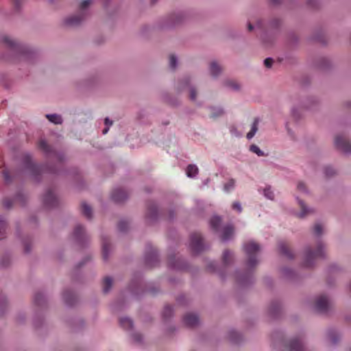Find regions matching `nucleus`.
Returning <instances> with one entry per match:
<instances>
[{"mask_svg":"<svg viewBox=\"0 0 351 351\" xmlns=\"http://www.w3.org/2000/svg\"><path fill=\"white\" fill-rule=\"evenodd\" d=\"M7 225L5 221L0 220V239H2L5 233V229H6Z\"/></svg>","mask_w":351,"mask_h":351,"instance_id":"obj_35","label":"nucleus"},{"mask_svg":"<svg viewBox=\"0 0 351 351\" xmlns=\"http://www.w3.org/2000/svg\"><path fill=\"white\" fill-rule=\"evenodd\" d=\"M243 248L247 255V265L252 269L258 262L257 254L261 249L260 245L254 241H249L244 244Z\"/></svg>","mask_w":351,"mask_h":351,"instance_id":"obj_2","label":"nucleus"},{"mask_svg":"<svg viewBox=\"0 0 351 351\" xmlns=\"http://www.w3.org/2000/svg\"><path fill=\"white\" fill-rule=\"evenodd\" d=\"M74 238L79 242H81L85 238V232L84 228L81 226H77L73 232Z\"/></svg>","mask_w":351,"mask_h":351,"instance_id":"obj_18","label":"nucleus"},{"mask_svg":"<svg viewBox=\"0 0 351 351\" xmlns=\"http://www.w3.org/2000/svg\"><path fill=\"white\" fill-rule=\"evenodd\" d=\"M81 209L83 215L88 219L92 217V208L85 202L81 204Z\"/></svg>","mask_w":351,"mask_h":351,"instance_id":"obj_24","label":"nucleus"},{"mask_svg":"<svg viewBox=\"0 0 351 351\" xmlns=\"http://www.w3.org/2000/svg\"><path fill=\"white\" fill-rule=\"evenodd\" d=\"M38 147L47 155H50L53 152V149L49 145L45 140H40L38 143Z\"/></svg>","mask_w":351,"mask_h":351,"instance_id":"obj_20","label":"nucleus"},{"mask_svg":"<svg viewBox=\"0 0 351 351\" xmlns=\"http://www.w3.org/2000/svg\"><path fill=\"white\" fill-rule=\"evenodd\" d=\"M14 1H15V2H14V3H15V6H16V8L19 7V5H20V3H21V0H14Z\"/></svg>","mask_w":351,"mask_h":351,"instance_id":"obj_57","label":"nucleus"},{"mask_svg":"<svg viewBox=\"0 0 351 351\" xmlns=\"http://www.w3.org/2000/svg\"><path fill=\"white\" fill-rule=\"evenodd\" d=\"M232 209L236 210L239 213H241L242 211V207L241 206V204L238 202H235L232 204Z\"/></svg>","mask_w":351,"mask_h":351,"instance_id":"obj_44","label":"nucleus"},{"mask_svg":"<svg viewBox=\"0 0 351 351\" xmlns=\"http://www.w3.org/2000/svg\"><path fill=\"white\" fill-rule=\"evenodd\" d=\"M270 311L272 314H275L276 313L280 311V306H278V304L273 305Z\"/></svg>","mask_w":351,"mask_h":351,"instance_id":"obj_49","label":"nucleus"},{"mask_svg":"<svg viewBox=\"0 0 351 351\" xmlns=\"http://www.w3.org/2000/svg\"><path fill=\"white\" fill-rule=\"evenodd\" d=\"M158 215L157 206L154 203L150 204L147 207V217L150 219H154Z\"/></svg>","mask_w":351,"mask_h":351,"instance_id":"obj_19","label":"nucleus"},{"mask_svg":"<svg viewBox=\"0 0 351 351\" xmlns=\"http://www.w3.org/2000/svg\"><path fill=\"white\" fill-rule=\"evenodd\" d=\"M250 150L253 153H255L258 156H265L264 152L256 145H252L250 147Z\"/></svg>","mask_w":351,"mask_h":351,"instance_id":"obj_33","label":"nucleus"},{"mask_svg":"<svg viewBox=\"0 0 351 351\" xmlns=\"http://www.w3.org/2000/svg\"><path fill=\"white\" fill-rule=\"evenodd\" d=\"M45 301V298L43 294L38 293L35 295L34 302L37 305H41Z\"/></svg>","mask_w":351,"mask_h":351,"instance_id":"obj_38","label":"nucleus"},{"mask_svg":"<svg viewBox=\"0 0 351 351\" xmlns=\"http://www.w3.org/2000/svg\"><path fill=\"white\" fill-rule=\"evenodd\" d=\"M105 124L106 125H111L112 124V121H110L108 118L105 119Z\"/></svg>","mask_w":351,"mask_h":351,"instance_id":"obj_55","label":"nucleus"},{"mask_svg":"<svg viewBox=\"0 0 351 351\" xmlns=\"http://www.w3.org/2000/svg\"><path fill=\"white\" fill-rule=\"evenodd\" d=\"M298 204L301 208V212L298 215L300 218H303L312 212L311 209L308 208L302 200H298Z\"/></svg>","mask_w":351,"mask_h":351,"instance_id":"obj_21","label":"nucleus"},{"mask_svg":"<svg viewBox=\"0 0 351 351\" xmlns=\"http://www.w3.org/2000/svg\"><path fill=\"white\" fill-rule=\"evenodd\" d=\"M134 338L136 341H141V335L140 334H135L134 335Z\"/></svg>","mask_w":351,"mask_h":351,"instance_id":"obj_52","label":"nucleus"},{"mask_svg":"<svg viewBox=\"0 0 351 351\" xmlns=\"http://www.w3.org/2000/svg\"><path fill=\"white\" fill-rule=\"evenodd\" d=\"M235 184V180L234 179L229 180L225 184H224V190L226 192H229L230 190H232Z\"/></svg>","mask_w":351,"mask_h":351,"instance_id":"obj_34","label":"nucleus"},{"mask_svg":"<svg viewBox=\"0 0 351 351\" xmlns=\"http://www.w3.org/2000/svg\"><path fill=\"white\" fill-rule=\"evenodd\" d=\"M282 274L284 277L287 279L294 278L295 276V273L292 270L287 268L282 269Z\"/></svg>","mask_w":351,"mask_h":351,"instance_id":"obj_32","label":"nucleus"},{"mask_svg":"<svg viewBox=\"0 0 351 351\" xmlns=\"http://www.w3.org/2000/svg\"><path fill=\"white\" fill-rule=\"evenodd\" d=\"M286 346L289 349V351H300L303 348V343L301 339L293 338L289 341Z\"/></svg>","mask_w":351,"mask_h":351,"instance_id":"obj_12","label":"nucleus"},{"mask_svg":"<svg viewBox=\"0 0 351 351\" xmlns=\"http://www.w3.org/2000/svg\"><path fill=\"white\" fill-rule=\"evenodd\" d=\"M24 250L26 252H28L30 250L28 244L26 242H24Z\"/></svg>","mask_w":351,"mask_h":351,"instance_id":"obj_54","label":"nucleus"},{"mask_svg":"<svg viewBox=\"0 0 351 351\" xmlns=\"http://www.w3.org/2000/svg\"><path fill=\"white\" fill-rule=\"evenodd\" d=\"M110 288H111V287H105V288L104 289V293H107L109 291Z\"/></svg>","mask_w":351,"mask_h":351,"instance_id":"obj_58","label":"nucleus"},{"mask_svg":"<svg viewBox=\"0 0 351 351\" xmlns=\"http://www.w3.org/2000/svg\"><path fill=\"white\" fill-rule=\"evenodd\" d=\"M128 196L126 191L123 189H116L112 193L111 197L115 202H121L124 201Z\"/></svg>","mask_w":351,"mask_h":351,"instance_id":"obj_11","label":"nucleus"},{"mask_svg":"<svg viewBox=\"0 0 351 351\" xmlns=\"http://www.w3.org/2000/svg\"><path fill=\"white\" fill-rule=\"evenodd\" d=\"M173 315V308L170 305H166L164 307L162 315L165 318L167 319Z\"/></svg>","mask_w":351,"mask_h":351,"instance_id":"obj_31","label":"nucleus"},{"mask_svg":"<svg viewBox=\"0 0 351 351\" xmlns=\"http://www.w3.org/2000/svg\"><path fill=\"white\" fill-rule=\"evenodd\" d=\"M230 334H231L232 335H237L236 332H230ZM231 339H232V340L233 341H235V342L237 341V339H236V338H234V337L232 336V337H231Z\"/></svg>","mask_w":351,"mask_h":351,"instance_id":"obj_56","label":"nucleus"},{"mask_svg":"<svg viewBox=\"0 0 351 351\" xmlns=\"http://www.w3.org/2000/svg\"><path fill=\"white\" fill-rule=\"evenodd\" d=\"M271 1H272L273 3L278 4L280 3V0H271Z\"/></svg>","mask_w":351,"mask_h":351,"instance_id":"obj_61","label":"nucleus"},{"mask_svg":"<svg viewBox=\"0 0 351 351\" xmlns=\"http://www.w3.org/2000/svg\"><path fill=\"white\" fill-rule=\"evenodd\" d=\"M324 173L326 177H330L335 174V170L331 167H326L324 169Z\"/></svg>","mask_w":351,"mask_h":351,"instance_id":"obj_39","label":"nucleus"},{"mask_svg":"<svg viewBox=\"0 0 351 351\" xmlns=\"http://www.w3.org/2000/svg\"><path fill=\"white\" fill-rule=\"evenodd\" d=\"M73 298V296L72 295H71V294H66L64 295L65 302L68 304L72 305L73 304V302H72Z\"/></svg>","mask_w":351,"mask_h":351,"instance_id":"obj_46","label":"nucleus"},{"mask_svg":"<svg viewBox=\"0 0 351 351\" xmlns=\"http://www.w3.org/2000/svg\"><path fill=\"white\" fill-rule=\"evenodd\" d=\"M91 0H84L80 4V11L76 14L65 19V24L68 26L75 27L81 23L85 19L86 13L84 10L91 3Z\"/></svg>","mask_w":351,"mask_h":351,"instance_id":"obj_3","label":"nucleus"},{"mask_svg":"<svg viewBox=\"0 0 351 351\" xmlns=\"http://www.w3.org/2000/svg\"><path fill=\"white\" fill-rule=\"evenodd\" d=\"M210 71L213 76L216 77L221 71V68L217 62H213L210 65Z\"/></svg>","mask_w":351,"mask_h":351,"instance_id":"obj_23","label":"nucleus"},{"mask_svg":"<svg viewBox=\"0 0 351 351\" xmlns=\"http://www.w3.org/2000/svg\"><path fill=\"white\" fill-rule=\"evenodd\" d=\"M186 172L188 177L193 178L197 174L198 168L195 165H189L186 168Z\"/></svg>","mask_w":351,"mask_h":351,"instance_id":"obj_28","label":"nucleus"},{"mask_svg":"<svg viewBox=\"0 0 351 351\" xmlns=\"http://www.w3.org/2000/svg\"><path fill=\"white\" fill-rule=\"evenodd\" d=\"M332 307V304L326 295H320L317 296L315 302V310L321 313H326Z\"/></svg>","mask_w":351,"mask_h":351,"instance_id":"obj_4","label":"nucleus"},{"mask_svg":"<svg viewBox=\"0 0 351 351\" xmlns=\"http://www.w3.org/2000/svg\"><path fill=\"white\" fill-rule=\"evenodd\" d=\"M258 123H259V119L258 118H256L254 120V122L252 125L250 131L247 134L246 136L248 139H251L252 138H253L255 134L256 133V132L258 130Z\"/></svg>","mask_w":351,"mask_h":351,"instance_id":"obj_22","label":"nucleus"},{"mask_svg":"<svg viewBox=\"0 0 351 351\" xmlns=\"http://www.w3.org/2000/svg\"><path fill=\"white\" fill-rule=\"evenodd\" d=\"M1 263L3 267H7L10 263V258L9 257H3L1 259Z\"/></svg>","mask_w":351,"mask_h":351,"instance_id":"obj_48","label":"nucleus"},{"mask_svg":"<svg viewBox=\"0 0 351 351\" xmlns=\"http://www.w3.org/2000/svg\"><path fill=\"white\" fill-rule=\"evenodd\" d=\"M168 265L169 267L176 270H184L186 268V263L177 255H173L169 257Z\"/></svg>","mask_w":351,"mask_h":351,"instance_id":"obj_8","label":"nucleus"},{"mask_svg":"<svg viewBox=\"0 0 351 351\" xmlns=\"http://www.w3.org/2000/svg\"><path fill=\"white\" fill-rule=\"evenodd\" d=\"M315 234L319 236L322 233V226L319 223H316L314 226Z\"/></svg>","mask_w":351,"mask_h":351,"instance_id":"obj_41","label":"nucleus"},{"mask_svg":"<svg viewBox=\"0 0 351 351\" xmlns=\"http://www.w3.org/2000/svg\"><path fill=\"white\" fill-rule=\"evenodd\" d=\"M324 245L321 241H318L315 250L311 247L306 248L303 265L306 267H311L315 265L317 260L324 257Z\"/></svg>","mask_w":351,"mask_h":351,"instance_id":"obj_1","label":"nucleus"},{"mask_svg":"<svg viewBox=\"0 0 351 351\" xmlns=\"http://www.w3.org/2000/svg\"><path fill=\"white\" fill-rule=\"evenodd\" d=\"M184 324L189 327H193L198 324L199 319L197 316L193 313H188L183 318Z\"/></svg>","mask_w":351,"mask_h":351,"instance_id":"obj_14","label":"nucleus"},{"mask_svg":"<svg viewBox=\"0 0 351 351\" xmlns=\"http://www.w3.org/2000/svg\"><path fill=\"white\" fill-rule=\"evenodd\" d=\"M213 112H211L210 117L212 118H217L223 114V110L219 108H213Z\"/></svg>","mask_w":351,"mask_h":351,"instance_id":"obj_36","label":"nucleus"},{"mask_svg":"<svg viewBox=\"0 0 351 351\" xmlns=\"http://www.w3.org/2000/svg\"><path fill=\"white\" fill-rule=\"evenodd\" d=\"M121 326L125 330L130 329L132 327V322L128 317H121L119 319Z\"/></svg>","mask_w":351,"mask_h":351,"instance_id":"obj_25","label":"nucleus"},{"mask_svg":"<svg viewBox=\"0 0 351 351\" xmlns=\"http://www.w3.org/2000/svg\"><path fill=\"white\" fill-rule=\"evenodd\" d=\"M190 247L195 254L201 252L204 249L203 239L199 233L194 232L191 235Z\"/></svg>","mask_w":351,"mask_h":351,"instance_id":"obj_5","label":"nucleus"},{"mask_svg":"<svg viewBox=\"0 0 351 351\" xmlns=\"http://www.w3.org/2000/svg\"><path fill=\"white\" fill-rule=\"evenodd\" d=\"M297 189L300 192L306 193V188L303 182H299L298 184Z\"/></svg>","mask_w":351,"mask_h":351,"instance_id":"obj_45","label":"nucleus"},{"mask_svg":"<svg viewBox=\"0 0 351 351\" xmlns=\"http://www.w3.org/2000/svg\"><path fill=\"white\" fill-rule=\"evenodd\" d=\"M332 342H333V343H335V342H336V340H335V339H333V340H332Z\"/></svg>","mask_w":351,"mask_h":351,"instance_id":"obj_63","label":"nucleus"},{"mask_svg":"<svg viewBox=\"0 0 351 351\" xmlns=\"http://www.w3.org/2000/svg\"><path fill=\"white\" fill-rule=\"evenodd\" d=\"M222 260L225 265L230 264L233 260V254L231 252L226 250L223 252Z\"/></svg>","mask_w":351,"mask_h":351,"instance_id":"obj_29","label":"nucleus"},{"mask_svg":"<svg viewBox=\"0 0 351 351\" xmlns=\"http://www.w3.org/2000/svg\"><path fill=\"white\" fill-rule=\"evenodd\" d=\"M145 262L149 267H154L157 265L158 262L156 250L151 245H149L145 252Z\"/></svg>","mask_w":351,"mask_h":351,"instance_id":"obj_7","label":"nucleus"},{"mask_svg":"<svg viewBox=\"0 0 351 351\" xmlns=\"http://www.w3.org/2000/svg\"><path fill=\"white\" fill-rule=\"evenodd\" d=\"M46 117L49 119V121L54 123L56 124H59L62 123V117L58 114H47Z\"/></svg>","mask_w":351,"mask_h":351,"instance_id":"obj_30","label":"nucleus"},{"mask_svg":"<svg viewBox=\"0 0 351 351\" xmlns=\"http://www.w3.org/2000/svg\"><path fill=\"white\" fill-rule=\"evenodd\" d=\"M230 86H232V88H234V89H238L239 88V85L237 83H235V82H231Z\"/></svg>","mask_w":351,"mask_h":351,"instance_id":"obj_53","label":"nucleus"},{"mask_svg":"<svg viewBox=\"0 0 351 351\" xmlns=\"http://www.w3.org/2000/svg\"><path fill=\"white\" fill-rule=\"evenodd\" d=\"M264 195L269 199H273L274 197V193L270 190V189H265L264 191Z\"/></svg>","mask_w":351,"mask_h":351,"instance_id":"obj_43","label":"nucleus"},{"mask_svg":"<svg viewBox=\"0 0 351 351\" xmlns=\"http://www.w3.org/2000/svg\"><path fill=\"white\" fill-rule=\"evenodd\" d=\"M110 251V243L106 239L102 241V255L104 260H107L108 258V253Z\"/></svg>","mask_w":351,"mask_h":351,"instance_id":"obj_26","label":"nucleus"},{"mask_svg":"<svg viewBox=\"0 0 351 351\" xmlns=\"http://www.w3.org/2000/svg\"><path fill=\"white\" fill-rule=\"evenodd\" d=\"M221 219L219 217L215 216L210 219V224L211 228L214 230L218 231L219 226L221 224Z\"/></svg>","mask_w":351,"mask_h":351,"instance_id":"obj_27","label":"nucleus"},{"mask_svg":"<svg viewBox=\"0 0 351 351\" xmlns=\"http://www.w3.org/2000/svg\"><path fill=\"white\" fill-rule=\"evenodd\" d=\"M234 234V227L232 225H228L223 228L221 239L223 241L229 240Z\"/></svg>","mask_w":351,"mask_h":351,"instance_id":"obj_16","label":"nucleus"},{"mask_svg":"<svg viewBox=\"0 0 351 351\" xmlns=\"http://www.w3.org/2000/svg\"><path fill=\"white\" fill-rule=\"evenodd\" d=\"M44 204L49 207H53L56 205L57 199L53 192L51 190L48 191L44 196Z\"/></svg>","mask_w":351,"mask_h":351,"instance_id":"obj_13","label":"nucleus"},{"mask_svg":"<svg viewBox=\"0 0 351 351\" xmlns=\"http://www.w3.org/2000/svg\"><path fill=\"white\" fill-rule=\"evenodd\" d=\"M23 165L32 175L36 176L43 171L42 167L38 166L32 161L31 156L25 154L23 157Z\"/></svg>","mask_w":351,"mask_h":351,"instance_id":"obj_6","label":"nucleus"},{"mask_svg":"<svg viewBox=\"0 0 351 351\" xmlns=\"http://www.w3.org/2000/svg\"><path fill=\"white\" fill-rule=\"evenodd\" d=\"M1 42L5 44L6 47H9L10 49L14 51L19 53L23 51V49L21 45H19L18 43L8 36H3L1 38Z\"/></svg>","mask_w":351,"mask_h":351,"instance_id":"obj_10","label":"nucleus"},{"mask_svg":"<svg viewBox=\"0 0 351 351\" xmlns=\"http://www.w3.org/2000/svg\"><path fill=\"white\" fill-rule=\"evenodd\" d=\"M128 223L127 221H121L118 224V228L121 232H124L127 230Z\"/></svg>","mask_w":351,"mask_h":351,"instance_id":"obj_40","label":"nucleus"},{"mask_svg":"<svg viewBox=\"0 0 351 351\" xmlns=\"http://www.w3.org/2000/svg\"><path fill=\"white\" fill-rule=\"evenodd\" d=\"M247 27L249 31H251L253 29V26L250 23H249Z\"/></svg>","mask_w":351,"mask_h":351,"instance_id":"obj_60","label":"nucleus"},{"mask_svg":"<svg viewBox=\"0 0 351 351\" xmlns=\"http://www.w3.org/2000/svg\"><path fill=\"white\" fill-rule=\"evenodd\" d=\"M169 65L172 69H174L176 66V58L174 55L169 56Z\"/></svg>","mask_w":351,"mask_h":351,"instance_id":"obj_42","label":"nucleus"},{"mask_svg":"<svg viewBox=\"0 0 351 351\" xmlns=\"http://www.w3.org/2000/svg\"><path fill=\"white\" fill-rule=\"evenodd\" d=\"M336 147L345 153L351 152V144L343 136L338 135L335 140Z\"/></svg>","mask_w":351,"mask_h":351,"instance_id":"obj_9","label":"nucleus"},{"mask_svg":"<svg viewBox=\"0 0 351 351\" xmlns=\"http://www.w3.org/2000/svg\"><path fill=\"white\" fill-rule=\"evenodd\" d=\"M278 247L280 252L288 258H292L293 257V253L286 242H280L278 244Z\"/></svg>","mask_w":351,"mask_h":351,"instance_id":"obj_15","label":"nucleus"},{"mask_svg":"<svg viewBox=\"0 0 351 351\" xmlns=\"http://www.w3.org/2000/svg\"><path fill=\"white\" fill-rule=\"evenodd\" d=\"M3 159H2V158L0 157V168L3 166Z\"/></svg>","mask_w":351,"mask_h":351,"instance_id":"obj_62","label":"nucleus"},{"mask_svg":"<svg viewBox=\"0 0 351 351\" xmlns=\"http://www.w3.org/2000/svg\"><path fill=\"white\" fill-rule=\"evenodd\" d=\"M115 281L113 278L110 276H106L103 279V285H112Z\"/></svg>","mask_w":351,"mask_h":351,"instance_id":"obj_37","label":"nucleus"},{"mask_svg":"<svg viewBox=\"0 0 351 351\" xmlns=\"http://www.w3.org/2000/svg\"><path fill=\"white\" fill-rule=\"evenodd\" d=\"M273 59L271 58H267L264 61V64L266 67L270 68L273 64Z\"/></svg>","mask_w":351,"mask_h":351,"instance_id":"obj_47","label":"nucleus"},{"mask_svg":"<svg viewBox=\"0 0 351 351\" xmlns=\"http://www.w3.org/2000/svg\"><path fill=\"white\" fill-rule=\"evenodd\" d=\"M23 199H24L23 195L20 193V194H18L14 197V200H11V199H4L3 205H4V206L5 208H11L12 206L14 203L19 202V203L23 204Z\"/></svg>","mask_w":351,"mask_h":351,"instance_id":"obj_17","label":"nucleus"},{"mask_svg":"<svg viewBox=\"0 0 351 351\" xmlns=\"http://www.w3.org/2000/svg\"><path fill=\"white\" fill-rule=\"evenodd\" d=\"M108 130H109V127L108 126L106 127V128H104L103 130V131H102L103 134H106L108 132Z\"/></svg>","mask_w":351,"mask_h":351,"instance_id":"obj_59","label":"nucleus"},{"mask_svg":"<svg viewBox=\"0 0 351 351\" xmlns=\"http://www.w3.org/2000/svg\"><path fill=\"white\" fill-rule=\"evenodd\" d=\"M196 91L194 88L190 89V98L191 100H195L196 98Z\"/></svg>","mask_w":351,"mask_h":351,"instance_id":"obj_50","label":"nucleus"},{"mask_svg":"<svg viewBox=\"0 0 351 351\" xmlns=\"http://www.w3.org/2000/svg\"><path fill=\"white\" fill-rule=\"evenodd\" d=\"M3 175L4 177V180L6 182H9L10 181V175L8 171L4 170L3 171Z\"/></svg>","mask_w":351,"mask_h":351,"instance_id":"obj_51","label":"nucleus"}]
</instances>
